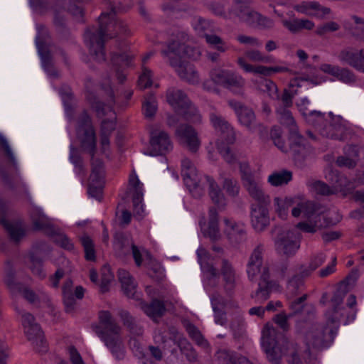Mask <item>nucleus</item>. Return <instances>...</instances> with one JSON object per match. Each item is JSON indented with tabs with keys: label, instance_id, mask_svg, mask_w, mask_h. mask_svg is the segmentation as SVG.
I'll return each mask as SVG.
<instances>
[{
	"label": "nucleus",
	"instance_id": "nucleus-1",
	"mask_svg": "<svg viewBox=\"0 0 364 364\" xmlns=\"http://www.w3.org/2000/svg\"><path fill=\"white\" fill-rule=\"evenodd\" d=\"M76 132L81 148L91 156L92 170L89 179L88 194L92 198L100 200L104 184L105 169L102 161L95 157L96 134L92 119L86 111H83L78 117Z\"/></svg>",
	"mask_w": 364,
	"mask_h": 364
},
{
	"label": "nucleus",
	"instance_id": "nucleus-2",
	"mask_svg": "<svg viewBox=\"0 0 364 364\" xmlns=\"http://www.w3.org/2000/svg\"><path fill=\"white\" fill-rule=\"evenodd\" d=\"M189 36L185 31L176 30L167 45V48L161 50L163 57L168 61L178 75L183 80L189 83L198 82L199 77L195 67L187 62L182 61L181 58L197 59L200 55V51L187 45Z\"/></svg>",
	"mask_w": 364,
	"mask_h": 364
},
{
	"label": "nucleus",
	"instance_id": "nucleus-3",
	"mask_svg": "<svg viewBox=\"0 0 364 364\" xmlns=\"http://www.w3.org/2000/svg\"><path fill=\"white\" fill-rule=\"evenodd\" d=\"M126 32V25L115 18L114 9L109 13H102L99 17L97 28H87L85 33V42L89 46L90 53L97 62L105 60V42L117 36L119 33Z\"/></svg>",
	"mask_w": 364,
	"mask_h": 364
},
{
	"label": "nucleus",
	"instance_id": "nucleus-4",
	"mask_svg": "<svg viewBox=\"0 0 364 364\" xmlns=\"http://www.w3.org/2000/svg\"><path fill=\"white\" fill-rule=\"evenodd\" d=\"M336 310L326 312V324L313 323L308 328L304 334V342L307 347V352L311 355V349L321 350L328 347L333 341L337 333L340 321L343 314L335 316Z\"/></svg>",
	"mask_w": 364,
	"mask_h": 364
},
{
	"label": "nucleus",
	"instance_id": "nucleus-5",
	"mask_svg": "<svg viewBox=\"0 0 364 364\" xmlns=\"http://www.w3.org/2000/svg\"><path fill=\"white\" fill-rule=\"evenodd\" d=\"M93 331L118 360L124 356L120 336L121 328L108 311L99 312V323L92 326Z\"/></svg>",
	"mask_w": 364,
	"mask_h": 364
},
{
	"label": "nucleus",
	"instance_id": "nucleus-6",
	"mask_svg": "<svg viewBox=\"0 0 364 364\" xmlns=\"http://www.w3.org/2000/svg\"><path fill=\"white\" fill-rule=\"evenodd\" d=\"M306 122L324 137L338 141L346 139L347 128L340 116H335L331 112L325 114L311 111L306 117Z\"/></svg>",
	"mask_w": 364,
	"mask_h": 364
},
{
	"label": "nucleus",
	"instance_id": "nucleus-7",
	"mask_svg": "<svg viewBox=\"0 0 364 364\" xmlns=\"http://www.w3.org/2000/svg\"><path fill=\"white\" fill-rule=\"evenodd\" d=\"M166 98L168 103L176 112V114L168 117V126H175L178 123V116L179 115L192 123L200 122V114L182 90L173 87L170 88L167 90Z\"/></svg>",
	"mask_w": 364,
	"mask_h": 364
},
{
	"label": "nucleus",
	"instance_id": "nucleus-8",
	"mask_svg": "<svg viewBox=\"0 0 364 364\" xmlns=\"http://www.w3.org/2000/svg\"><path fill=\"white\" fill-rule=\"evenodd\" d=\"M347 293L345 285H341L334 292L332 298L331 299V309L328 311L336 310L337 314L335 316L343 314L340 321V323L343 322L344 325L353 321L356 316V310L354 306L356 305V298L354 295L351 294L347 302V307L343 306L344 297Z\"/></svg>",
	"mask_w": 364,
	"mask_h": 364
},
{
	"label": "nucleus",
	"instance_id": "nucleus-9",
	"mask_svg": "<svg viewBox=\"0 0 364 364\" xmlns=\"http://www.w3.org/2000/svg\"><path fill=\"white\" fill-rule=\"evenodd\" d=\"M262 346L268 360L273 364H279L284 355L291 354V357L293 353H296L293 343L283 340L281 343L277 345L273 338L266 334L264 330L263 331Z\"/></svg>",
	"mask_w": 364,
	"mask_h": 364
},
{
	"label": "nucleus",
	"instance_id": "nucleus-10",
	"mask_svg": "<svg viewBox=\"0 0 364 364\" xmlns=\"http://www.w3.org/2000/svg\"><path fill=\"white\" fill-rule=\"evenodd\" d=\"M87 100L90 102L92 107L96 112L98 117H102L105 115H109V119H104L101 124V132L105 130L106 134H111L115 129V113L112 110V104L114 103V100L112 95V91L110 92V101L108 105H105L99 101L97 97L90 93L87 96Z\"/></svg>",
	"mask_w": 364,
	"mask_h": 364
},
{
	"label": "nucleus",
	"instance_id": "nucleus-11",
	"mask_svg": "<svg viewBox=\"0 0 364 364\" xmlns=\"http://www.w3.org/2000/svg\"><path fill=\"white\" fill-rule=\"evenodd\" d=\"M301 235L296 229L283 230L274 240L277 252L286 257H291L300 247Z\"/></svg>",
	"mask_w": 364,
	"mask_h": 364
},
{
	"label": "nucleus",
	"instance_id": "nucleus-12",
	"mask_svg": "<svg viewBox=\"0 0 364 364\" xmlns=\"http://www.w3.org/2000/svg\"><path fill=\"white\" fill-rule=\"evenodd\" d=\"M181 174L186 186L194 197L201 196L204 191L200 186V178L193 164L187 158L181 161Z\"/></svg>",
	"mask_w": 364,
	"mask_h": 364
},
{
	"label": "nucleus",
	"instance_id": "nucleus-13",
	"mask_svg": "<svg viewBox=\"0 0 364 364\" xmlns=\"http://www.w3.org/2000/svg\"><path fill=\"white\" fill-rule=\"evenodd\" d=\"M198 262L204 274V285L205 288L214 287L219 282V274L211 262L210 253L203 247H200L196 252Z\"/></svg>",
	"mask_w": 364,
	"mask_h": 364
},
{
	"label": "nucleus",
	"instance_id": "nucleus-14",
	"mask_svg": "<svg viewBox=\"0 0 364 364\" xmlns=\"http://www.w3.org/2000/svg\"><path fill=\"white\" fill-rule=\"evenodd\" d=\"M265 252V246L262 243L257 244L250 254L246 264V272L250 280H257L258 275L262 274L265 267H269L267 264H264V255Z\"/></svg>",
	"mask_w": 364,
	"mask_h": 364
},
{
	"label": "nucleus",
	"instance_id": "nucleus-15",
	"mask_svg": "<svg viewBox=\"0 0 364 364\" xmlns=\"http://www.w3.org/2000/svg\"><path fill=\"white\" fill-rule=\"evenodd\" d=\"M149 148L146 154L164 155L173 149V143L168 133L163 130H153L150 133Z\"/></svg>",
	"mask_w": 364,
	"mask_h": 364
},
{
	"label": "nucleus",
	"instance_id": "nucleus-16",
	"mask_svg": "<svg viewBox=\"0 0 364 364\" xmlns=\"http://www.w3.org/2000/svg\"><path fill=\"white\" fill-rule=\"evenodd\" d=\"M21 322L28 340L33 346L45 348L43 334L39 325L35 322L34 316L30 313L22 312Z\"/></svg>",
	"mask_w": 364,
	"mask_h": 364
},
{
	"label": "nucleus",
	"instance_id": "nucleus-17",
	"mask_svg": "<svg viewBox=\"0 0 364 364\" xmlns=\"http://www.w3.org/2000/svg\"><path fill=\"white\" fill-rule=\"evenodd\" d=\"M132 59V55L127 52L124 46L119 47L117 51L111 52V62L119 82H123L125 80L126 75L124 73V69L131 65Z\"/></svg>",
	"mask_w": 364,
	"mask_h": 364
},
{
	"label": "nucleus",
	"instance_id": "nucleus-18",
	"mask_svg": "<svg viewBox=\"0 0 364 364\" xmlns=\"http://www.w3.org/2000/svg\"><path fill=\"white\" fill-rule=\"evenodd\" d=\"M223 232L232 244H239L246 238V229L244 223L232 218H224Z\"/></svg>",
	"mask_w": 364,
	"mask_h": 364
},
{
	"label": "nucleus",
	"instance_id": "nucleus-19",
	"mask_svg": "<svg viewBox=\"0 0 364 364\" xmlns=\"http://www.w3.org/2000/svg\"><path fill=\"white\" fill-rule=\"evenodd\" d=\"M129 184L130 192L132 195L134 213L139 219H141L144 215V208L142 203L144 196L143 183L140 182L135 172L130 174Z\"/></svg>",
	"mask_w": 364,
	"mask_h": 364
},
{
	"label": "nucleus",
	"instance_id": "nucleus-20",
	"mask_svg": "<svg viewBox=\"0 0 364 364\" xmlns=\"http://www.w3.org/2000/svg\"><path fill=\"white\" fill-rule=\"evenodd\" d=\"M176 136L179 142L191 152H196L200 146L198 133L188 124L179 125L176 129Z\"/></svg>",
	"mask_w": 364,
	"mask_h": 364
},
{
	"label": "nucleus",
	"instance_id": "nucleus-21",
	"mask_svg": "<svg viewBox=\"0 0 364 364\" xmlns=\"http://www.w3.org/2000/svg\"><path fill=\"white\" fill-rule=\"evenodd\" d=\"M210 121L215 131L220 133V138L218 140L225 141L232 144L235 141V132L230 124L221 116L215 112L210 114Z\"/></svg>",
	"mask_w": 364,
	"mask_h": 364
},
{
	"label": "nucleus",
	"instance_id": "nucleus-22",
	"mask_svg": "<svg viewBox=\"0 0 364 364\" xmlns=\"http://www.w3.org/2000/svg\"><path fill=\"white\" fill-rule=\"evenodd\" d=\"M268 204H252L251 206V224L257 232L263 231L269 225Z\"/></svg>",
	"mask_w": 364,
	"mask_h": 364
},
{
	"label": "nucleus",
	"instance_id": "nucleus-23",
	"mask_svg": "<svg viewBox=\"0 0 364 364\" xmlns=\"http://www.w3.org/2000/svg\"><path fill=\"white\" fill-rule=\"evenodd\" d=\"M200 229L204 237L209 238L212 242L219 241L222 238V234L218 223V213L215 208H210L208 213V223L200 222Z\"/></svg>",
	"mask_w": 364,
	"mask_h": 364
},
{
	"label": "nucleus",
	"instance_id": "nucleus-24",
	"mask_svg": "<svg viewBox=\"0 0 364 364\" xmlns=\"http://www.w3.org/2000/svg\"><path fill=\"white\" fill-rule=\"evenodd\" d=\"M338 58L340 61L364 73V48L360 50L352 48L343 49Z\"/></svg>",
	"mask_w": 364,
	"mask_h": 364
},
{
	"label": "nucleus",
	"instance_id": "nucleus-25",
	"mask_svg": "<svg viewBox=\"0 0 364 364\" xmlns=\"http://www.w3.org/2000/svg\"><path fill=\"white\" fill-rule=\"evenodd\" d=\"M279 285L276 281L270 279L269 267H265L260 275V280L258 284V289L255 291V298L257 301L267 300L272 291L277 289Z\"/></svg>",
	"mask_w": 364,
	"mask_h": 364
},
{
	"label": "nucleus",
	"instance_id": "nucleus-26",
	"mask_svg": "<svg viewBox=\"0 0 364 364\" xmlns=\"http://www.w3.org/2000/svg\"><path fill=\"white\" fill-rule=\"evenodd\" d=\"M220 274L223 277V287L228 294H231L240 282V277L237 274L232 264L227 259L222 261Z\"/></svg>",
	"mask_w": 364,
	"mask_h": 364
},
{
	"label": "nucleus",
	"instance_id": "nucleus-27",
	"mask_svg": "<svg viewBox=\"0 0 364 364\" xmlns=\"http://www.w3.org/2000/svg\"><path fill=\"white\" fill-rule=\"evenodd\" d=\"M326 178L332 184L334 194L343 193L346 195L353 188L351 182L336 170L328 169L326 173Z\"/></svg>",
	"mask_w": 364,
	"mask_h": 364
},
{
	"label": "nucleus",
	"instance_id": "nucleus-28",
	"mask_svg": "<svg viewBox=\"0 0 364 364\" xmlns=\"http://www.w3.org/2000/svg\"><path fill=\"white\" fill-rule=\"evenodd\" d=\"M242 185L249 196L258 204H269L270 203L269 195L264 191L261 181L256 177L252 179L248 178Z\"/></svg>",
	"mask_w": 364,
	"mask_h": 364
},
{
	"label": "nucleus",
	"instance_id": "nucleus-29",
	"mask_svg": "<svg viewBox=\"0 0 364 364\" xmlns=\"http://www.w3.org/2000/svg\"><path fill=\"white\" fill-rule=\"evenodd\" d=\"M228 105L235 111L240 123L248 129H252L255 121L254 112L236 100H229Z\"/></svg>",
	"mask_w": 364,
	"mask_h": 364
},
{
	"label": "nucleus",
	"instance_id": "nucleus-30",
	"mask_svg": "<svg viewBox=\"0 0 364 364\" xmlns=\"http://www.w3.org/2000/svg\"><path fill=\"white\" fill-rule=\"evenodd\" d=\"M320 70L325 73L335 77L338 80L346 84H351L356 80L354 73L348 68L323 63L320 65Z\"/></svg>",
	"mask_w": 364,
	"mask_h": 364
},
{
	"label": "nucleus",
	"instance_id": "nucleus-31",
	"mask_svg": "<svg viewBox=\"0 0 364 364\" xmlns=\"http://www.w3.org/2000/svg\"><path fill=\"white\" fill-rule=\"evenodd\" d=\"M254 11V10L251 9L241 0H235L234 4L231 6L228 12L227 18H237L240 21H243L250 24V23L252 22L251 18Z\"/></svg>",
	"mask_w": 364,
	"mask_h": 364
},
{
	"label": "nucleus",
	"instance_id": "nucleus-32",
	"mask_svg": "<svg viewBox=\"0 0 364 364\" xmlns=\"http://www.w3.org/2000/svg\"><path fill=\"white\" fill-rule=\"evenodd\" d=\"M114 246L119 255H125L132 251L136 265L137 267L141 266L143 261L142 252L144 251V249L141 250H139L137 246L129 242L128 239H125L122 241L116 240Z\"/></svg>",
	"mask_w": 364,
	"mask_h": 364
},
{
	"label": "nucleus",
	"instance_id": "nucleus-33",
	"mask_svg": "<svg viewBox=\"0 0 364 364\" xmlns=\"http://www.w3.org/2000/svg\"><path fill=\"white\" fill-rule=\"evenodd\" d=\"M289 15L290 18H282V23L291 33H299L304 29L310 31L314 28V23L313 21L308 19L296 18L292 12Z\"/></svg>",
	"mask_w": 364,
	"mask_h": 364
},
{
	"label": "nucleus",
	"instance_id": "nucleus-34",
	"mask_svg": "<svg viewBox=\"0 0 364 364\" xmlns=\"http://www.w3.org/2000/svg\"><path fill=\"white\" fill-rule=\"evenodd\" d=\"M245 84L246 80L242 75L230 70L223 87L234 94L242 95L244 93Z\"/></svg>",
	"mask_w": 364,
	"mask_h": 364
},
{
	"label": "nucleus",
	"instance_id": "nucleus-35",
	"mask_svg": "<svg viewBox=\"0 0 364 364\" xmlns=\"http://www.w3.org/2000/svg\"><path fill=\"white\" fill-rule=\"evenodd\" d=\"M118 278L124 294L129 298H134L137 285L130 273L124 269H119Z\"/></svg>",
	"mask_w": 364,
	"mask_h": 364
},
{
	"label": "nucleus",
	"instance_id": "nucleus-36",
	"mask_svg": "<svg viewBox=\"0 0 364 364\" xmlns=\"http://www.w3.org/2000/svg\"><path fill=\"white\" fill-rule=\"evenodd\" d=\"M204 181L208 184L209 196L212 201L219 208H224L226 205L225 198L220 188L215 181L209 176H204Z\"/></svg>",
	"mask_w": 364,
	"mask_h": 364
},
{
	"label": "nucleus",
	"instance_id": "nucleus-37",
	"mask_svg": "<svg viewBox=\"0 0 364 364\" xmlns=\"http://www.w3.org/2000/svg\"><path fill=\"white\" fill-rule=\"evenodd\" d=\"M252 82L258 90L267 93L272 99L279 98L277 86L272 80L259 77L252 80Z\"/></svg>",
	"mask_w": 364,
	"mask_h": 364
},
{
	"label": "nucleus",
	"instance_id": "nucleus-38",
	"mask_svg": "<svg viewBox=\"0 0 364 364\" xmlns=\"http://www.w3.org/2000/svg\"><path fill=\"white\" fill-rule=\"evenodd\" d=\"M33 228L36 230H50L51 224L49 219L38 208L34 207L30 213Z\"/></svg>",
	"mask_w": 364,
	"mask_h": 364
},
{
	"label": "nucleus",
	"instance_id": "nucleus-39",
	"mask_svg": "<svg viewBox=\"0 0 364 364\" xmlns=\"http://www.w3.org/2000/svg\"><path fill=\"white\" fill-rule=\"evenodd\" d=\"M306 277L305 272L302 271L301 274H296L288 281L287 296L289 299L294 298L304 291V278Z\"/></svg>",
	"mask_w": 364,
	"mask_h": 364
},
{
	"label": "nucleus",
	"instance_id": "nucleus-40",
	"mask_svg": "<svg viewBox=\"0 0 364 364\" xmlns=\"http://www.w3.org/2000/svg\"><path fill=\"white\" fill-rule=\"evenodd\" d=\"M36 43L38 54L41 58L43 67L50 75H54L55 73L50 71L51 68V55L46 44L41 40L40 31H38V34L36 38Z\"/></svg>",
	"mask_w": 364,
	"mask_h": 364
},
{
	"label": "nucleus",
	"instance_id": "nucleus-41",
	"mask_svg": "<svg viewBox=\"0 0 364 364\" xmlns=\"http://www.w3.org/2000/svg\"><path fill=\"white\" fill-rule=\"evenodd\" d=\"M290 150L295 155L304 156L306 152L305 139L299 133L298 129L295 132H289Z\"/></svg>",
	"mask_w": 364,
	"mask_h": 364
},
{
	"label": "nucleus",
	"instance_id": "nucleus-42",
	"mask_svg": "<svg viewBox=\"0 0 364 364\" xmlns=\"http://www.w3.org/2000/svg\"><path fill=\"white\" fill-rule=\"evenodd\" d=\"M292 180V172L288 170L276 171L267 178V182L272 186H284Z\"/></svg>",
	"mask_w": 364,
	"mask_h": 364
},
{
	"label": "nucleus",
	"instance_id": "nucleus-43",
	"mask_svg": "<svg viewBox=\"0 0 364 364\" xmlns=\"http://www.w3.org/2000/svg\"><path fill=\"white\" fill-rule=\"evenodd\" d=\"M142 309L148 316L155 320L156 318L163 316L166 311V307L163 301L154 299L149 304H144Z\"/></svg>",
	"mask_w": 364,
	"mask_h": 364
},
{
	"label": "nucleus",
	"instance_id": "nucleus-44",
	"mask_svg": "<svg viewBox=\"0 0 364 364\" xmlns=\"http://www.w3.org/2000/svg\"><path fill=\"white\" fill-rule=\"evenodd\" d=\"M323 217L316 215L314 219H308L306 221L300 222L296 225V228L308 233H315L323 226L321 221Z\"/></svg>",
	"mask_w": 364,
	"mask_h": 364
},
{
	"label": "nucleus",
	"instance_id": "nucleus-45",
	"mask_svg": "<svg viewBox=\"0 0 364 364\" xmlns=\"http://www.w3.org/2000/svg\"><path fill=\"white\" fill-rule=\"evenodd\" d=\"M119 316L122 320L124 325L126 326L131 333L135 336H141L143 334V327L129 314L127 311L122 310L119 312Z\"/></svg>",
	"mask_w": 364,
	"mask_h": 364
},
{
	"label": "nucleus",
	"instance_id": "nucleus-46",
	"mask_svg": "<svg viewBox=\"0 0 364 364\" xmlns=\"http://www.w3.org/2000/svg\"><path fill=\"white\" fill-rule=\"evenodd\" d=\"M347 150L352 151L353 152V158L348 157L346 155L338 156L336 160V164L340 167H347L351 168L355 166L358 160V148L355 145H347Z\"/></svg>",
	"mask_w": 364,
	"mask_h": 364
},
{
	"label": "nucleus",
	"instance_id": "nucleus-47",
	"mask_svg": "<svg viewBox=\"0 0 364 364\" xmlns=\"http://www.w3.org/2000/svg\"><path fill=\"white\" fill-rule=\"evenodd\" d=\"M275 210L279 218L283 220L287 219L289 213V210L294 205V200L291 198H275L274 200Z\"/></svg>",
	"mask_w": 364,
	"mask_h": 364
},
{
	"label": "nucleus",
	"instance_id": "nucleus-48",
	"mask_svg": "<svg viewBox=\"0 0 364 364\" xmlns=\"http://www.w3.org/2000/svg\"><path fill=\"white\" fill-rule=\"evenodd\" d=\"M0 223L9 233L11 239L15 241L19 240L24 235V230L18 224L9 222L5 218H1Z\"/></svg>",
	"mask_w": 364,
	"mask_h": 364
},
{
	"label": "nucleus",
	"instance_id": "nucleus-49",
	"mask_svg": "<svg viewBox=\"0 0 364 364\" xmlns=\"http://www.w3.org/2000/svg\"><path fill=\"white\" fill-rule=\"evenodd\" d=\"M157 111V102L153 93L148 94L142 104V112L144 117L147 119H151L154 117Z\"/></svg>",
	"mask_w": 364,
	"mask_h": 364
},
{
	"label": "nucleus",
	"instance_id": "nucleus-50",
	"mask_svg": "<svg viewBox=\"0 0 364 364\" xmlns=\"http://www.w3.org/2000/svg\"><path fill=\"white\" fill-rule=\"evenodd\" d=\"M277 113L279 116V122L289 128V132H295V129H298L291 112L287 108L280 107L277 109Z\"/></svg>",
	"mask_w": 364,
	"mask_h": 364
},
{
	"label": "nucleus",
	"instance_id": "nucleus-51",
	"mask_svg": "<svg viewBox=\"0 0 364 364\" xmlns=\"http://www.w3.org/2000/svg\"><path fill=\"white\" fill-rule=\"evenodd\" d=\"M344 26L349 29L354 35L364 38V19L357 16H352L350 21H346Z\"/></svg>",
	"mask_w": 364,
	"mask_h": 364
},
{
	"label": "nucleus",
	"instance_id": "nucleus-52",
	"mask_svg": "<svg viewBox=\"0 0 364 364\" xmlns=\"http://www.w3.org/2000/svg\"><path fill=\"white\" fill-rule=\"evenodd\" d=\"M237 65L246 73L261 74L264 76L270 75L269 67L263 65L254 66L246 62L243 57H239L237 60Z\"/></svg>",
	"mask_w": 364,
	"mask_h": 364
},
{
	"label": "nucleus",
	"instance_id": "nucleus-53",
	"mask_svg": "<svg viewBox=\"0 0 364 364\" xmlns=\"http://www.w3.org/2000/svg\"><path fill=\"white\" fill-rule=\"evenodd\" d=\"M320 4L316 1H302L294 6V9L299 13L308 16H318Z\"/></svg>",
	"mask_w": 364,
	"mask_h": 364
},
{
	"label": "nucleus",
	"instance_id": "nucleus-54",
	"mask_svg": "<svg viewBox=\"0 0 364 364\" xmlns=\"http://www.w3.org/2000/svg\"><path fill=\"white\" fill-rule=\"evenodd\" d=\"M154 74L150 68L141 65V71L138 77V87L141 89L150 87L153 85Z\"/></svg>",
	"mask_w": 364,
	"mask_h": 364
},
{
	"label": "nucleus",
	"instance_id": "nucleus-55",
	"mask_svg": "<svg viewBox=\"0 0 364 364\" xmlns=\"http://www.w3.org/2000/svg\"><path fill=\"white\" fill-rule=\"evenodd\" d=\"M204 38L207 43L218 51L225 53L228 50V45L220 36L215 34L205 33Z\"/></svg>",
	"mask_w": 364,
	"mask_h": 364
},
{
	"label": "nucleus",
	"instance_id": "nucleus-56",
	"mask_svg": "<svg viewBox=\"0 0 364 364\" xmlns=\"http://www.w3.org/2000/svg\"><path fill=\"white\" fill-rule=\"evenodd\" d=\"M251 20L252 22L250 23V25L257 26L261 28L269 29L273 28L274 26V22L272 19L267 16H264L255 11L252 14Z\"/></svg>",
	"mask_w": 364,
	"mask_h": 364
},
{
	"label": "nucleus",
	"instance_id": "nucleus-57",
	"mask_svg": "<svg viewBox=\"0 0 364 364\" xmlns=\"http://www.w3.org/2000/svg\"><path fill=\"white\" fill-rule=\"evenodd\" d=\"M230 72V70L215 68L210 70V77L215 84L223 87Z\"/></svg>",
	"mask_w": 364,
	"mask_h": 364
},
{
	"label": "nucleus",
	"instance_id": "nucleus-58",
	"mask_svg": "<svg viewBox=\"0 0 364 364\" xmlns=\"http://www.w3.org/2000/svg\"><path fill=\"white\" fill-rule=\"evenodd\" d=\"M192 25L196 31L199 35L203 36L205 33H208V31L212 30V24L209 21L203 18L200 16H196L193 19Z\"/></svg>",
	"mask_w": 364,
	"mask_h": 364
},
{
	"label": "nucleus",
	"instance_id": "nucleus-59",
	"mask_svg": "<svg viewBox=\"0 0 364 364\" xmlns=\"http://www.w3.org/2000/svg\"><path fill=\"white\" fill-rule=\"evenodd\" d=\"M186 330L189 336L198 345L202 347H207L208 342L204 339L200 331L192 323H187L185 326Z\"/></svg>",
	"mask_w": 364,
	"mask_h": 364
},
{
	"label": "nucleus",
	"instance_id": "nucleus-60",
	"mask_svg": "<svg viewBox=\"0 0 364 364\" xmlns=\"http://www.w3.org/2000/svg\"><path fill=\"white\" fill-rule=\"evenodd\" d=\"M80 241L84 248L85 259L89 261L95 260V245L91 238L87 235H83Z\"/></svg>",
	"mask_w": 364,
	"mask_h": 364
},
{
	"label": "nucleus",
	"instance_id": "nucleus-61",
	"mask_svg": "<svg viewBox=\"0 0 364 364\" xmlns=\"http://www.w3.org/2000/svg\"><path fill=\"white\" fill-rule=\"evenodd\" d=\"M217 148L224 160L228 164H232L235 161V155L231 152L229 144L225 141H220L218 140L216 142Z\"/></svg>",
	"mask_w": 364,
	"mask_h": 364
},
{
	"label": "nucleus",
	"instance_id": "nucleus-62",
	"mask_svg": "<svg viewBox=\"0 0 364 364\" xmlns=\"http://www.w3.org/2000/svg\"><path fill=\"white\" fill-rule=\"evenodd\" d=\"M310 186L312 191H314L316 194L321 196L334 195L332 186L330 187L322 181H314L311 183Z\"/></svg>",
	"mask_w": 364,
	"mask_h": 364
},
{
	"label": "nucleus",
	"instance_id": "nucleus-63",
	"mask_svg": "<svg viewBox=\"0 0 364 364\" xmlns=\"http://www.w3.org/2000/svg\"><path fill=\"white\" fill-rule=\"evenodd\" d=\"M271 138L276 146L278 147L282 151L287 152V147L285 146L284 141L282 137V131L279 127H274L270 132Z\"/></svg>",
	"mask_w": 364,
	"mask_h": 364
},
{
	"label": "nucleus",
	"instance_id": "nucleus-64",
	"mask_svg": "<svg viewBox=\"0 0 364 364\" xmlns=\"http://www.w3.org/2000/svg\"><path fill=\"white\" fill-rule=\"evenodd\" d=\"M224 353L225 360L230 364H252L247 358L239 355L237 353L226 350Z\"/></svg>",
	"mask_w": 364,
	"mask_h": 364
}]
</instances>
